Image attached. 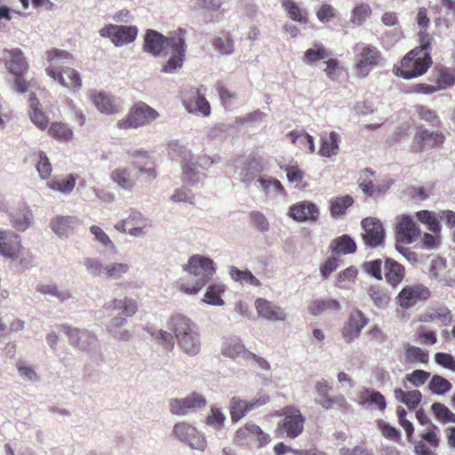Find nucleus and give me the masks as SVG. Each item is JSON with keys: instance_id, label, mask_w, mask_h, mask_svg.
<instances>
[{"instance_id": "f257e3e1", "label": "nucleus", "mask_w": 455, "mask_h": 455, "mask_svg": "<svg viewBox=\"0 0 455 455\" xmlns=\"http://www.w3.org/2000/svg\"><path fill=\"white\" fill-rule=\"evenodd\" d=\"M168 328L173 333L178 347L183 353L195 356L201 351V334L196 323L182 314L172 315L168 321Z\"/></svg>"}, {"instance_id": "f03ea898", "label": "nucleus", "mask_w": 455, "mask_h": 455, "mask_svg": "<svg viewBox=\"0 0 455 455\" xmlns=\"http://www.w3.org/2000/svg\"><path fill=\"white\" fill-rule=\"evenodd\" d=\"M48 65L45 68L47 76L58 82L61 86L76 92L82 86V81L79 73L69 67H64L70 64L71 54L64 50L52 49L46 52Z\"/></svg>"}, {"instance_id": "7ed1b4c3", "label": "nucleus", "mask_w": 455, "mask_h": 455, "mask_svg": "<svg viewBox=\"0 0 455 455\" xmlns=\"http://www.w3.org/2000/svg\"><path fill=\"white\" fill-rule=\"evenodd\" d=\"M183 270L199 277L193 283H180L179 291L188 295H196L206 285L208 279L212 277L216 271V267L211 258L195 254L183 266Z\"/></svg>"}, {"instance_id": "20e7f679", "label": "nucleus", "mask_w": 455, "mask_h": 455, "mask_svg": "<svg viewBox=\"0 0 455 455\" xmlns=\"http://www.w3.org/2000/svg\"><path fill=\"white\" fill-rule=\"evenodd\" d=\"M430 49L429 41L421 42L419 47L414 48L403 57L400 67L395 68V74L404 79H410L426 73L432 63Z\"/></svg>"}, {"instance_id": "39448f33", "label": "nucleus", "mask_w": 455, "mask_h": 455, "mask_svg": "<svg viewBox=\"0 0 455 455\" xmlns=\"http://www.w3.org/2000/svg\"><path fill=\"white\" fill-rule=\"evenodd\" d=\"M0 255L16 266L28 268L33 256L21 243V238L11 229L0 228Z\"/></svg>"}, {"instance_id": "423d86ee", "label": "nucleus", "mask_w": 455, "mask_h": 455, "mask_svg": "<svg viewBox=\"0 0 455 455\" xmlns=\"http://www.w3.org/2000/svg\"><path fill=\"white\" fill-rule=\"evenodd\" d=\"M354 72L358 78H365L371 70L383 63L380 51L374 45L360 42L354 46Z\"/></svg>"}, {"instance_id": "0eeeda50", "label": "nucleus", "mask_w": 455, "mask_h": 455, "mask_svg": "<svg viewBox=\"0 0 455 455\" xmlns=\"http://www.w3.org/2000/svg\"><path fill=\"white\" fill-rule=\"evenodd\" d=\"M277 415L283 416L277 425V430L286 437L294 439L303 432L306 419L297 407L286 406L277 411Z\"/></svg>"}, {"instance_id": "6e6552de", "label": "nucleus", "mask_w": 455, "mask_h": 455, "mask_svg": "<svg viewBox=\"0 0 455 455\" xmlns=\"http://www.w3.org/2000/svg\"><path fill=\"white\" fill-rule=\"evenodd\" d=\"M158 112L144 102H140L131 108L128 116L117 122L119 129H131L144 126L156 118Z\"/></svg>"}, {"instance_id": "1a4fd4ad", "label": "nucleus", "mask_w": 455, "mask_h": 455, "mask_svg": "<svg viewBox=\"0 0 455 455\" xmlns=\"http://www.w3.org/2000/svg\"><path fill=\"white\" fill-rule=\"evenodd\" d=\"M186 30L180 28L170 36L168 44L170 45L172 55L166 64L162 67V72L172 74L182 67L187 49L184 38Z\"/></svg>"}, {"instance_id": "9d476101", "label": "nucleus", "mask_w": 455, "mask_h": 455, "mask_svg": "<svg viewBox=\"0 0 455 455\" xmlns=\"http://www.w3.org/2000/svg\"><path fill=\"white\" fill-rule=\"evenodd\" d=\"M152 227V221L140 212H132L129 216L114 226L115 229L132 237L145 236Z\"/></svg>"}, {"instance_id": "9b49d317", "label": "nucleus", "mask_w": 455, "mask_h": 455, "mask_svg": "<svg viewBox=\"0 0 455 455\" xmlns=\"http://www.w3.org/2000/svg\"><path fill=\"white\" fill-rule=\"evenodd\" d=\"M172 435L179 441L188 444L190 448L204 451L207 442L204 435L200 434L196 427L182 421L176 423L172 428Z\"/></svg>"}, {"instance_id": "f8f14e48", "label": "nucleus", "mask_w": 455, "mask_h": 455, "mask_svg": "<svg viewBox=\"0 0 455 455\" xmlns=\"http://www.w3.org/2000/svg\"><path fill=\"white\" fill-rule=\"evenodd\" d=\"M100 36L108 38L116 47H121L133 42L138 35L135 26L108 24L99 31Z\"/></svg>"}, {"instance_id": "ddd939ff", "label": "nucleus", "mask_w": 455, "mask_h": 455, "mask_svg": "<svg viewBox=\"0 0 455 455\" xmlns=\"http://www.w3.org/2000/svg\"><path fill=\"white\" fill-rule=\"evenodd\" d=\"M180 99L186 110L190 114H200L208 116L211 106L198 88L190 87L180 92Z\"/></svg>"}, {"instance_id": "4468645a", "label": "nucleus", "mask_w": 455, "mask_h": 455, "mask_svg": "<svg viewBox=\"0 0 455 455\" xmlns=\"http://www.w3.org/2000/svg\"><path fill=\"white\" fill-rule=\"evenodd\" d=\"M420 234V230L409 215H401L396 218L395 244H411L415 242Z\"/></svg>"}, {"instance_id": "2eb2a0df", "label": "nucleus", "mask_w": 455, "mask_h": 455, "mask_svg": "<svg viewBox=\"0 0 455 455\" xmlns=\"http://www.w3.org/2000/svg\"><path fill=\"white\" fill-rule=\"evenodd\" d=\"M254 440L258 441L259 447H262L270 442V436L252 422H248L243 427H240L235 432L234 437L235 443L239 445L248 444Z\"/></svg>"}, {"instance_id": "dca6fc26", "label": "nucleus", "mask_w": 455, "mask_h": 455, "mask_svg": "<svg viewBox=\"0 0 455 455\" xmlns=\"http://www.w3.org/2000/svg\"><path fill=\"white\" fill-rule=\"evenodd\" d=\"M430 291L423 284H414L404 287L397 296L398 304L403 308H409L418 302L427 299Z\"/></svg>"}, {"instance_id": "f3484780", "label": "nucleus", "mask_w": 455, "mask_h": 455, "mask_svg": "<svg viewBox=\"0 0 455 455\" xmlns=\"http://www.w3.org/2000/svg\"><path fill=\"white\" fill-rule=\"evenodd\" d=\"M363 229V238L366 245L377 247L385 239V230L382 223L376 218H366L362 220Z\"/></svg>"}, {"instance_id": "a211bd4d", "label": "nucleus", "mask_w": 455, "mask_h": 455, "mask_svg": "<svg viewBox=\"0 0 455 455\" xmlns=\"http://www.w3.org/2000/svg\"><path fill=\"white\" fill-rule=\"evenodd\" d=\"M58 328L68 337L71 346L81 350L87 349L96 342L95 336L84 329L72 328L68 325H60Z\"/></svg>"}, {"instance_id": "6ab92c4d", "label": "nucleus", "mask_w": 455, "mask_h": 455, "mask_svg": "<svg viewBox=\"0 0 455 455\" xmlns=\"http://www.w3.org/2000/svg\"><path fill=\"white\" fill-rule=\"evenodd\" d=\"M255 308L258 315L271 322H283L287 318V313L281 306L266 299H257Z\"/></svg>"}, {"instance_id": "aec40b11", "label": "nucleus", "mask_w": 455, "mask_h": 455, "mask_svg": "<svg viewBox=\"0 0 455 455\" xmlns=\"http://www.w3.org/2000/svg\"><path fill=\"white\" fill-rule=\"evenodd\" d=\"M220 353L225 357L234 360L241 358L243 362H247L248 357L253 356L252 352L246 349L241 339L235 336L223 339Z\"/></svg>"}, {"instance_id": "412c9836", "label": "nucleus", "mask_w": 455, "mask_h": 455, "mask_svg": "<svg viewBox=\"0 0 455 455\" xmlns=\"http://www.w3.org/2000/svg\"><path fill=\"white\" fill-rule=\"evenodd\" d=\"M289 215L298 222L316 221L319 219V209L315 204L302 201L290 206Z\"/></svg>"}, {"instance_id": "4be33fe9", "label": "nucleus", "mask_w": 455, "mask_h": 455, "mask_svg": "<svg viewBox=\"0 0 455 455\" xmlns=\"http://www.w3.org/2000/svg\"><path fill=\"white\" fill-rule=\"evenodd\" d=\"M109 178L119 188L132 191L138 180V172L129 167L119 166L110 172Z\"/></svg>"}, {"instance_id": "5701e85b", "label": "nucleus", "mask_w": 455, "mask_h": 455, "mask_svg": "<svg viewBox=\"0 0 455 455\" xmlns=\"http://www.w3.org/2000/svg\"><path fill=\"white\" fill-rule=\"evenodd\" d=\"M5 67L13 76L25 75L28 68L27 59L23 52L16 48L4 51Z\"/></svg>"}, {"instance_id": "b1692460", "label": "nucleus", "mask_w": 455, "mask_h": 455, "mask_svg": "<svg viewBox=\"0 0 455 455\" xmlns=\"http://www.w3.org/2000/svg\"><path fill=\"white\" fill-rule=\"evenodd\" d=\"M368 319L361 311H355L349 316L348 322L342 330V335L347 343H350L358 338L362 330L367 325Z\"/></svg>"}, {"instance_id": "393cba45", "label": "nucleus", "mask_w": 455, "mask_h": 455, "mask_svg": "<svg viewBox=\"0 0 455 455\" xmlns=\"http://www.w3.org/2000/svg\"><path fill=\"white\" fill-rule=\"evenodd\" d=\"M444 136L441 132L421 130L416 135L412 144L415 152H420L427 148L439 147L443 143Z\"/></svg>"}, {"instance_id": "a878e982", "label": "nucleus", "mask_w": 455, "mask_h": 455, "mask_svg": "<svg viewBox=\"0 0 455 455\" xmlns=\"http://www.w3.org/2000/svg\"><path fill=\"white\" fill-rule=\"evenodd\" d=\"M169 37H165L161 33L148 29L146 32L143 49L146 52L153 56H158L163 52L164 46L170 47L168 44Z\"/></svg>"}, {"instance_id": "bb28decb", "label": "nucleus", "mask_w": 455, "mask_h": 455, "mask_svg": "<svg viewBox=\"0 0 455 455\" xmlns=\"http://www.w3.org/2000/svg\"><path fill=\"white\" fill-rule=\"evenodd\" d=\"M78 224L75 216H56L51 221V228L59 237H68Z\"/></svg>"}, {"instance_id": "cd10ccee", "label": "nucleus", "mask_w": 455, "mask_h": 455, "mask_svg": "<svg viewBox=\"0 0 455 455\" xmlns=\"http://www.w3.org/2000/svg\"><path fill=\"white\" fill-rule=\"evenodd\" d=\"M92 101L95 108L102 114L115 115L118 113L119 108L116 100L111 95L102 92H94L92 94Z\"/></svg>"}, {"instance_id": "c85d7f7f", "label": "nucleus", "mask_w": 455, "mask_h": 455, "mask_svg": "<svg viewBox=\"0 0 455 455\" xmlns=\"http://www.w3.org/2000/svg\"><path fill=\"white\" fill-rule=\"evenodd\" d=\"M257 188L267 197H275L284 194L285 190L282 183L275 178L260 176L256 180Z\"/></svg>"}, {"instance_id": "c756f323", "label": "nucleus", "mask_w": 455, "mask_h": 455, "mask_svg": "<svg viewBox=\"0 0 455 455\" xmlns=\"http://www.w3.org/2000/svg\"><path fill=\"white\" fill-rule=\"evenodd\" d=\"M339 134L336 132H331L329 134L321 135V147L318 154L323 157L331 158L339 154Z\"/></svg>"}, {"instance_id": "7c9ffc66", "label": "nucleus", "mask_w": 455, "mask_h": 455, "mask_svg": "<svg viewBox=\"0 0 455 455\" xmlns=\"http://www.w3.org/2000/svg\"><path fill=\"white\" fill-rule=\"evenodd\" d=\"M29 106L31 108L29 117L32 123L42 131L47 130L49 117L42 110L41 105L34 94H31L29 97Z\"/></svg>"}, {"instance_id": "2f4dec72", "label": "nucleus", "mask_w": 455, "mask_h": 455, "mask_svg": "<svg viewBox=\"0 0 455 455\" xmlns=\"http://www.w3.org/2000/svg\"><path fill=\"white\" fill-rule=\"evenodd\" d=\"M12 226L20 232L26 231L33 221V213L28 205L23 206L19 211L11 215Z\"/></svg>"}, {"instance_id": "473e14b6", "label": "nucleus", "mask_w": 455, "mask_h": 455, "mask_svg": "<svg viewBox=\"0 0 455 455\" xmlns=\"http://www.w3.org/2000/svg\"><path fill=\"white\" fill-rule=\"evenodd\" d=\"M226 291V286L222 283H211L204 293L202 301L205 304L221 307L225 304L221 296Z\"/></svg>"}, {"instance_id": "72a5a7b5", "label": "nucleus", "mask_w": 455, "mask_h": 455, "mask_svg": "<svg viewBox=\"0 0 455 455\" xmlns=\"http://www.w3.org/2000/svg\"><path fill=\"white\" fill-rule=\"evenodd\" d=\"M291 143L300 148L307 150L309 154L315 152L314 138L302 131H291L287 134Z\"/></svg>"}, {"instance_id": "f704fd0d", "label": "nucleus", "mask_w": 455, "mask_h": 455, "mask_svg": "<svg viewBox=\"0 0 455 455\" xmlns=\"http://www.w3.org/2000/svg\"><path fill=\"white\" fill-rule=\"evenodd\" d=\"M78 176L69 174L65 178L54 179L47 183V188L53 192L69 195L76 187Z\"/></svg>"}, {"instance_id": "c9c22d12", "label": "nucleus", "mask_w": 455, "mask_h": 455, "mask_svg": "<svg viewBox=\"0 0 455 455\" xmlns=\"http://www.w3.org/2000/svg\"><path fill=\"white\" fill-rule=\"evenodd\" d=\"M197 161L193 156V160L184 162L181 164L182 180L188 186L197 185L202 180V174L197 170Z\"/></svg>"}, {"instance_id": "e433bc0d", "label": "nucleus", "mask_w": 455, "mask_h": 455, "mask_svg": "<svg viewBox=\"0 0 455 455\" xmlns=\"http://www.w3.org/2000/svg\"><path fill=\"white\" fill-rule=\"evenodd\" d=\"M281 4L291 20L302 24L307 23L308 12L300 8L293 0H282Z\"/></svg>"}, {"instance_id": "4c0bfd02", "label": "nucleus", "mask_w": 455, "mask_h": 455, "mask_svg": "<svg viewBox=\"0 0 455 455\" xmlns=\"http://www.w3.org/2000/svg\"><path fill=\"white\" fill-rule=\"evenodd\" d=\"M395 399L404 403L410 410L415 409L422 399V395L419 390L403 391L402 388L394 390Z\"/></svg>"}, {"instance_id": "58836bf2", "label": "nucleus", "mask_w": 455, "mask_h": 455, "mask_svg": "<svg viewBox=\"0 0 455 455\" xmlns=\"http://www.w3.org/2000/svg\"><path fill=\"white\" fill-rule=\"evenodd\" d=\"M340 308L339 302L333 299L314 300L308 307L313 315H319L323 312H337Z\"/></svg>"}, {"instance_id": "ea45409f", "label": "nucleus", "mask_w": 455, "mask_h": 455, "mask_svg": "<svg viewBox=\"0 0 455 455\" xmlns=\"http://www.w3.org/2000/svg\"><path fill=\"white\" fill-rule=\"evenodd\" d=\"M358 403L360 405H376L380 411L385 410L387 404L384 395L379 391L364 390L360 394Z\"/></svg>"}, {"instance_id": "a19ab883", "label": "nucleus", "mask_w": 455, "mask_h": 455, "mask_svg": "<svg viewBox=\"0 0 455 455\" xmlns=\"http://www.w3.org/2000/svg\"><path fill=\"white\" fill-rule=\"evenodd\" d=\"M385 271L387 281L394 286L399 283L403 279V267L396 261L391 259H387L386 260Z\"/></svg>"}, {"instance_id": "79ce46f5", "label": "nucleus", "mask_w": 455, "mask_h": 455, "mask_svg": "<svg viewBox=\"0 0 455 455\" xmlns=\"http://www.w3.org/2000/svg\"><path fill=\"white\" fill-rule=\"evenodd\" d=\"M228 273L232 280L238 282L241 284H249L253 287L260 285L259 280L249 270H240L237 267L231 266Z\"/></svg>"}, {"instance_id": "37998d69", "label": "nucleus", "mask_w": 455, "mask_h": 455, "mask_svg": "<svg viewBox=\"0 0 455 455\" xmlns=\"http://www.w3.org/2000/svg\"><path fill=\"white\" fill-rule=\"evenodd\" d=\"M371 12V8L368 4L359 3L352 9L349 21L355 26H363Z\"/></svg>"}, {"instance_id": "c03bdc74", "label": "nucleus", "mask_w": 455, "mask_h": 455, "mask_svg": "<svg viewBox=\"0 0 455 455\" xmlns=\"http://www.w3.org/2000/svg\"><path fill=\"white\" fill-rule=\"evenodd\" d=\"M130 271V265L125 262H109L105 264L104 278L109 280H119Z\"/></svg>"}, {"instance_id": "a18cd8bd", "label": "nucleus", "mask_w": 455, "mask_h": 455, "mask_svg": "<svg viewBox=\"0 0 455 455\" xmlns=\"http://www.w3.org/2000/svg\"><path fill=\"white\" fill-rule=\"evenodd\" d=\"M229 411L231 419L235 422L239 421L250 412L248 401L243 400L238 396L232 397L229 402Z\"/></svg>"}, {"instance_id": "49530a36", "label": "nucleus", "mask_w": 455, "mask_h": 455, "mask_svg": "<svg viewBox=\"0 0 455 455\" xmlns=\"http://www.w3.org/2000/svg\"><path fill=\"white\" fill-rule=\"evenodd\" d=\"M47 130L49 135L61 141L70 140L74 135L72 129L62 122H53Z\"/></svg>"}, {"instance_id": "de8ad7c7", "label": "nucleus", "mask_w": 455, "mask_h": 455, "mask_svg": "<svg viewBox=\"0 0 455 455\" xmlns=\"http://www.w3.org/2000/svg\"><path fill=\"white\" fill-rule=\"evenodd\" d=\"M36 291L44 295L58 299L60 302H65L71 298L68 291L60 290L53 283H39L36 285Z\"/></svg>"}, {"instance_id": "09e8293b", "label": "nucleus", "mask_w": 455, "mask_h": 455, "mask_svg": "<svg viewBox=\"0 0 455 455\" xmlns=\"http://www.w3.org/2000/svg\"><path fill=\"white\" fill-rule=\"evenodd\" d=\"M354 203V199L350 196H338L331 202V215L337 219L343 216L346 211Z\"/></svg>"}, {"instance_id": "8fccbe9b", "label": "nucleus", "mask_w": 455, "mask_h": 455, "mask_svg": "<svg viewBox=\"0 0 455 455\" xmlns=\"http://www.w3.org/2000/svg\"><path fill=\"white\" fill-rule=\"evenodd\" d=\"M168 152L172 158L180 160L181 164L193 160L191 151L177 140L169 143Z\"/></svg>"}, {"instance_id": "3c124183", "label": "nucleus", "mask_w": 455, "mask_h": 455, "mask_svg": "<svg viewBox=\"0 0 455 455\" xmlns=\"http://www.w3.org/2000/svg\"><path fill=\"white\" fill-rule=\"evenodd\" d=\"M332 243L333 251L338 255L353 253L356 250L355 242L347 235H343L335 239Z\"/></svg>"}, {"instance_id": "603ef678", "label": "nucleus", "mask_w": 455, "mask_h": 455, "mask_svg": "<svg viewBox=\"0 0 455 455\" xmlns=\"http://www.w3.org/2000/svg\"><path fill=\"white\" fill-rule=\"evenodd\" d=\"M90 232L94 236V240L98 242L106 251L110 252L116 251V246L110 239L108 235L99 226L92 225L90 228Z\"/></svg>"}, {"instance_id": "864d4df0", "label": "nucleus", "mask_w": 455, "mask_h": 455, "mask_svg": "<svg viewBox=\"0 0 455 455\" xmlns=\"http://www.w3.org/2000/svg\"><path fill=\"white\" fill-rule=\"evenodd\" d=\"M451 320L450 310L445 307L433 308L422 316L423 322H438L448 323Z\"/></svg>"}, {"instance_id": "5fc2aeb1", "label": "nucleus", "mask_w": 455, "mask_h": 455, "mask_svg": "<svg viewBox=\"0 0 455 455\" xmlns=\"http://www.w3.org/2000/svg\"><path fill=\"white\" fill-rule=\"evenodd\" d=\"M404 358L407 363H426L428 361V353L420 347L407 345Z\"/></svg>"}, {"instance_id": "6e6d98bb", "label": "nucleus", "mask_w": 455, "mask_h": 455, "mask_svg": "<svg viewBox=\"0 0 455 455\" xmlns=\"http://www.w3.org/2000/svg\"><path fill=\"white\" fill-rule=\"evenodd\" d=\"M226 415L218 405H212L210 413L205 418V423L217 430L221 429L226 422Z\"/></svg>"}, {"instance_id": "4d7b16f0", "label": "nucleus", "mask_w": 455, "mask_h": 455, "mask_svg": "<svg viewBox=\"0 0 455 455\" xmlns=\"http://www.w3.org/2000/svg\"><path fill=\"white\" fill-rule=\"evenodd\" d=\"M84 266L88 275L93 277L105 276V264L95 257H88L84 260Z\"/></svg>"}, {"instance_id": "13d9d810", "label": "nucleus", "mask_w": 455, "mask_h": 455, "mask_svg": "<svg viewBox=\"0 0 455 455\" xmlns=\"http://www.w3.org/2000/svg\"><path fill=\"white\" fill-rule=\"evenodd\" d=\"M214 46L217 51L225 55L234 53V40L228 33H222L214 40Z\"/></svg>"}, {"instance_id": "bf43d9fd", "label": "nucleus", "mask_w": 455, "mask_h": 455, "mask_svg": "<svg viewBox=\"0 0 455 455\" xmlns=\"http://www.w3.org/2000/svg\"><path fill=\"white\" fill-rule=\"evenodd\" d=\"M367 293L374 302L375 306L379 308L387 307L389 302L390 296L388 292L384 289H380L376 286H370Z\"/></svg>"}, {"instance_id": "052dcab7", "label": "nucleus", "mask_w": 455, "mask_h": 455, "mask_svg": "<svg viewBox=\"0 0 455 455\" xmlns=\"http://www.w3.org/2000/svg\"><path fill=\"white\" fill-rule=\"evenodd\" d=\"M145 330L160 344L165 347L173 346L175 337L172 332L158 330L152 326H147Z\"/></svg>"}, {"instance_id": "680f3d73", "label": "nucleus", "mask_w": 455, "mask_h": 455, "mask_svg": "<svg viewBox=\"0 0 455 455\" xmlns=\"http://www.w3.org/2000/svg\"><path fill=\"white\" fill-rule=\"evenodd\" d=\"M260 172L255 161H247L240 173V180L246 186L250 185Z\"/></svg>"}, {"instance_id": "e2e57ef3", "label": "nucleus", "mask_w": 455, "mask_h": 455, "mask_svg": "<svg viewBox=\"0 0 455 455\" xmlns=\"http://www.w3.org/2000/svg\"><path fill=\"white\" fill-rule=\"evenodd\" d=\"M328 57V53L325 48L318 44L314 48L307 49L303 57V61L307 65H312L314 62L325 60Z\"/></svg>"}, {"instance_id": "0e129e2a", "label": "nucleus", "mask_w": 455, "mask_h": 455, "mask_svg": "<svg viewBox=\"0 0 455 455\" xmlns=\"http://www.w3.org/2000/svg\"><path fill=\"white\" fill-rule=\"evenodd\" d=\"M417 219L427 224L428 229L432 231L435 235H437L441 230V226L437 218L429 211L424 210L419 211L416 213Z\"/></svg>"}, {"instance_id": "69168bd1", "label": "nucleus", "mask_w": 455, "mask_h": 455, "mask_svg": "<svg viewBox=\"0 0 455 455\" xmlns=\"http://www.w3.org/2000/svg\"><path fill=\"white\" fill-rule=\"evenodd\" d=\"M431 409L435 418L443 423H455V414L444 404L434 403Z\"/></svg>"}, {"instance_id": "338daca9", "label": "nucleus", "mask_w": 455, "mask_h": 455, "mask_svg": "<svg viewBox=\"0 0 455 455\" xmlns=\"http://www.w3.org/2000/svg\"><path fill=\"white\" fill-rule=\"evenodd\" d=\"M428 388L432 393L442 395L451 388V384L446 379L434 375L428 383Z\"/></svg>"}, {"instance_id": "774afa93", "label": "nucleus", "mask_w": 455, "mask_h": 455, "mask_svg": "<svg viewBox=\"0 0 455 455\" xmlns=\"http://www.w3.org/2000/svg\"><path fill=\"white\" fill-rule=\"evenodd\" d=\"M455 83V69L442 68L436 80L438 91L445 90Z\"/></svg>"}]
</instances>
